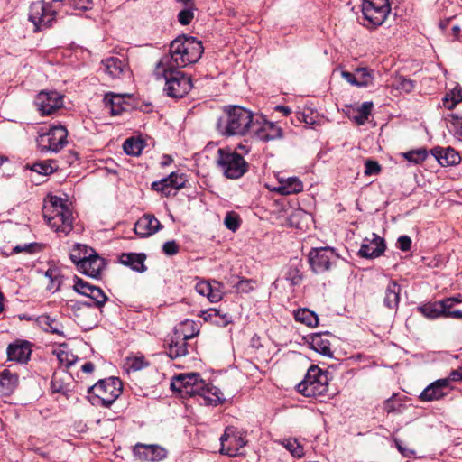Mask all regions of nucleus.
<instances>
[{"label":"nucleus","instance_id":"f257e3e1","mask_svg":"<svg viewBox=\"0 0 462 462\" xmlns=\"http://www.w3.org/2000/svg\"><path fill=\"white\" fill-rule=\"evenodd\" d=\"M202 42L191 36H179L174 39L164 55L157 64L155 75L161 73V68L181 69L196 63L203 53Z\"/></svg>","mask_w":462,"mask_h":462},{"label":"nucleus","instance_id":"f03ea898","mask_svg":"<svg viewBox=\"0 0 462 462\" xmlns=\"http://www.w3.org/2000/svg\"><path fill=\"white\" fill-rule=\"evenodd\" d=\"M255 116L243 106L225 107L217 122V130L223 136L245 135L251 132Z\"/></svg>","mask_w":462,"mask_h":462},{"label":"nucleus","instance_id":"7ed1b4c3","mask_svg":"<svg viewBox=\"0 0 462 462\" xmlns=\"http://www.w3.org/2000/svg\"><path fill=\"white\" fill-rule=\"evenodd\" d=\"M43 215L49 226L60 236H66L73 229L72 211L67 200L58 196H51L44 205Z\"/></svg>","mask_w":462,"mask_h":462},{"label":"nucleus","instance_id":"20e7f679","mask_svg":"<svg viewBox=\"0 0 462 462\" xmlns=\"http://www.w3.org/2000/svg\"><path fill=\"white\" fill-rule=\"evenodd\" d=\"M73 288L78 293L88 298V300L85 301H70L72 310L79 312L76 314L78 318L85 313L90 312L93 307L98 309L102 308L108 300L102 289L83 281L81 278H74Z\"/></svg>","mask_w":462,"mask_h":462},{"label":"nucleus","instance_id":"39448f33","mask_svg":"<svg viewBox=\"0 0 462 462\" xmlns=\"http://www.w3.org/2000/svg\"><path fill=\"white\" fill-rule=\"evenodd\" d=\"M122 383L117 377L99 380L88 388V399L93 405L109 407L120 396Z\"/></svg>","mask_w":462,"mask_h":462},{"label":"nucleus","instance_id":"423d86ee","mask_svg":"<svg viewBox=\"0 0 462 462\" xmlns=\"http://www.w3.org/2000/svg\"><path fill=\"white\" fill-rule=\"evenodd\" d=\"M217 163L224 176L231 180L241 178L249 168L243 153L230 148L217 150Z\"/></svg>","mask_w":462,"mask_h":462},{"label":"nucleus","instance_id":"0eeeda50","mask_svg":"<svg viewBox=\"0 0 462 462\" xmlns=\"http://www.w3.org/2000/svg\"><path fill=\"white\" fill-rule=\"evenodd\" d=\"M156 76L164 79L163 91L170 97L181 98L192 88L191 79L179 69L161 68V73Z\"/></svg>","mask_w":462,"mask_h":462},{"label":"nucleus","instance_id":"6e6552de","mask_svg":"<svg viewBox=\"0 0 462 462\" xmlns=\"http://www.w3.org/2000/svg\"><path fill=\"white\" fill-rule=\"evenodd\" d=\"M328 381L327 372L312 365L309 368L304 379L297 385V390L307 397L323 396L328 390Z\"/></svg>","mask_w":462,"mask_h":462},{"label":"nucleus","instance_id":"1a4fd4ad","mask_svg":"<svg viewBox=\"0 0 462 462\" xmlns=\"http://www.w3.org/2000/svg\"><path fill=\"white\" fill-rule=\"evenodd\" d=\"M68 131L61 125L39 133L36 143L41 152H58L68 143Z\"/></svg>","mask_w":462,"mask_h":462},{"label":"nucleus","instance_id":"9d476101","mask_svg":"<svg viewBox=\"0 0 462 462\" xmlns=\"http://www.w3.org/2000/svg\"><path fill=\"white\" fill-rule=\"evenodd\" d=\"M364 26L373 29L383 23L391 12L389 0L363 1Z\"/></svg>","mask_w":462,"mask_h":462},{"label":"nucleus","instance_id":"9b49d317","mask_svg":"<svg viewBox=\"0 0 462 462\" xmlns=\"http://www.w3.org/2000/svg\"><path fill=\"white\" fill-rule=\"evenodd\" d=\"M171 387L183 396H198L199 392L203 390L204 380L198 373L180 374L172 378Z\"/></svg>","mask_w":462,"mask_h":462},{"label":"nucleus","instance_id":"f8f14e48","mask_svg":"<svg viewBox=\"0 0 462 462\" xmlns=\"http://www.w3.org/2000/svg\"><path fill=\"white\" fill-rule=\"evenodd\" d=\"M339 255L335 249L329 246L312 248L309 253V263L316 273H324L335 265Z\"/></svg>","mask_w":462,"mask_h":462},{"label":"nucleus","instance_id":"ddd939ff","mask_svg":"<svg viewBox=\"0 0 462 462\" xmlns=\"http://www.w3.org/2000/svg\"><path fill=\"white\" fill-rule=\"evenodd\" d=\"M55 17L56 11L51 3L42 0L32 3L30 6L29 20L35 26V31L51 26Z\"/></svg>","mask_w":462,"mask_h":462},{"label":"nucleus","instance_id":"4468645a","mask_svg":"<svg viewBox=\"0 0 462 462\" xmlns=\"http://www.w3.org/2000/svg\"><path fill=\"white\" fill-rule=\"evenodd\" d=\"M219 440L221 443L220 453L229 457L240 455V449L246 445L243 434L233 427L226 428Z\"/></svg>","mask_w":462,"mask_h":462},{"label":"nucleus","instance_id":"2eb2a0df","mask_svg":"<svg viewBox=\"0 0 462 462\" xmlns=\"http://www.w3.org/2000/svg\"><path fill=\"white\" fill-rule=\"evenodd\" d=\"M251 133L263 142L273 141L282 137V129L262 116H255Z\"/></svg>","mask_w":462,"mask_h":462},{"label":"nucleus","instance_id":"dca6fc26","mask_svg":"<svg viewBox=\"0 0 462 462\" xmlns=\"http://www.w3.org/2000/svg\"><path fill=\"white\" fill-rule=\"evenodd\" d=\"M451 374L448 377L438 379L430 383L420 394L419 398L422 402L439 401L448 394L453 389Z\"/></svg>","mask_w":462,"mask_h":462},{"label":"nucleus","instance_id":"f3484780","mask_svg":"<svg viewBox=\"0 0 462 462\" xmlns=\"http://www.w3.org/2000/svg\"><path fill=\"white\" fill-rule=\"evenodd\" d=\"M34 103L42 115H51L63 106V96L57 91H41Z\"/></svg>","mask_w":462,"mask_h":462},{"label":"nucleus","instance_id":"a211bd4d","mask_svg":"<svg viewBox=\"0 0 462 462\" xmlns=\"http://www.w3.org/2000/svg\"><path fill=\"white\" fill-rule=\"evenodd\" d=\"M386 249L384 239L373 233L371 237L363 240L358 255L362 258L374 259L381 256Z\"/></svg>","mask_w":462,"mask_h":462},{"label":"nucleus","instance_id":"6ab92c4d","mask_svg":"<svg viewBox=\"0 0 462 462\" xmlns=\"http://www.w3.org/2000/svg\"><path fill=\"white\" fill-rule=\"evenodd\" d=\"M184 328L190 327L192 332L190 334L184 333L182 338H178L176 340H171L169 344L168 348V356L171 358H178L184 356L188 354V345L187 340L192 338L193 337L199 334V329L196 328V324L194 321L186 320L183 323Z\"/></svg>","mask_w":462,"mask_h":462},{"label":"nucleus","instance_id":"aec40b11","mask_svg":"<svg viewBox=\"0 0 462 462\" xmlns=\"http://www.w3.org/2000/svg\"><path fill=\"white\" fill-rule=\"evenodd\" d=\"M100 69L111 79H121L129 72V65L125 58L111 56L101 60Z\"/></svg>","mask_w":462,"mask_h":462},{"label":"nucleus","instance_id":"412c9836","mask_svg":"<svg viewBox=\"0 0 462 462\" xmlns=\"http://www.w3.org/2000/svg\"><path fill=\"white\" fill-rule=\"evenodd\" d=\"M134 454L140 459L149 462H157L167 457V451L159 445H145L138 443L134 447Z\"/></svg>","mask_w":462,"mask_h":462},{"label":"nucleus","instance_id":"4be33fe9","mask_svg":"<svg viewBox=\"0 0 462 462\" xmlns=\"http://www.w3.org/2000/svg\"><path fill=\"white\" fill-rule=\"evenodd\" d=\"M106 267V261L104 258L95 251L89 258H87L82 264H79L77 268L81 273L91 278L98 279Z\"/></svg>","mask_w":462,"mask_h":462},{"label":"nucleus","instance_id":"5701e85b","mask_svg":"<svg viewBox=\"0 0 462 462\" xmlns=\"http://www.w3.org/2000/svg\"><path fill=\"white\" fill-rule=\"evenodd\" d=\"M162 228L160 221L151 214L140 217L134 225V233L140 237H148Z\"/></svg>","mask_w":462,"mask_h":462},{"label":"nucleus","instance_id":"b1692460","mask_svg":"<svg viewBox=\"0 0 462 462\" xmlns=\"http://www.w3.org/2000/svg\"><path fill=\"white\" fill-rule=\"evenodd\" d=\"M196 291L205 296L212 303L218 302L223 298L222 284L217 281H199L195 285Z\"/></svg>","mask_w":462,"mask_h":462},{"label":"nucleus","instance_id":"393cba45","mask_svg":"<svg viewBox=\"0 0 462 462\" xmlns=\"http://www.w3.org/2000/svg\"><path fill=\"white\" fill-rule=\"evenodd\" d=\"M186 182V179L183 174H179L178 172H171L167 177L162 178L160 180L153 181L152 183V189L155 191L164 193L168 195L170 191L169 188L174 189H180L184 187Z\"/></svg>","mask_w":462,"mask_h":462},{"label":"nucleus","instance_id":"a878e982","mask_svg":"<svg viewBox=\"0 0 462 462\" xmlns=\"http://www.w3.org/2000/svg\"><path fill=\"white\" fill-rule=\"evenodd\" d=\"M31 344L25 340H17L7 347L8 360L17 363H26L31 356Z\"/></svg>","mask_w":462,"mask_h":462},{"label":"nucleus","instance_id":"bb28decb","mask_svg":"<svg viewBox=\"0 0 462 462\" xmlns=\"http://www.w3.org/2000/svg\"><path fill=\"white\" fill-rule=\"evenodd\" d=\"M278 186L273 189V191L281 195H291L301 192L303 189V184L301 180L297 177H282L278 176Z\"/></svg>","mask_w":462,"mask_h":462},{"label":"nucleus","instance_id":"cd10ccee","mask_svg":"<svg viewBox=\"0 0 462 462\" xmlns=\"http://www.w3.org/2000/svg\"><path fill=\"white\" fill-rule=\"evenodd\" d=\"M430 152L441 166L457 165L461 161L459 153L451 147H435Z\"/></svg>","mask_w":462,"mask_h":462},{"label":"nucleus","instance_id":"c85d7f7f","mask_svg":"<svg viewBox=\"0 0 462 462\" xmlns=\"http://www.w3.org/2000/svg\"><path fill=\"white\" fill-rule=\"evenodd\" d=\"M129 97L130 95L127 94L121 95L110 92L105 95L104 103L112 116H119L126 110V106L128 105L125 103V98Z\"/></svg>","mask_w":462,"mask_h":462},{"label":"nucleus","instance_id":"c756f323","mask_svg":"<svg viewBox=\"0 0 462 462\" xmlns=\"http://www.w3.org/2000/svg\"><path fill=\"white\" fill-rule=\"evenodd\" d=\"M328 332L324 334L315 333L310 336L309 344L314 351L321 354L324 356L332 357L333 351L330 347V341L328 339Z\"/></svg>","mask_w":462,"mask_h":462},{"label":"nucleus","instance_id":"7c9ffc66","mask_svg":"<svg viewBox=\"0 0 462 462\" xmlns=\"http://www.w3.org/2000/svg\"><path fill=\"white\" fill-rule=\"evenodd\" d=\"M401 286L395 282L391 281L384 291L383 305L391 310H396L400 302Z\"/></svg>","mask_w":462,"mask_h":462},{"label":"nucleus","instance_id":"2f4dec72","mask_svg":"<svg viewBox=\"0 0 462 462\" xmlns=\"http://www.w3.org/2000/svg\"><path fill=\"white\" fill-rule=\"evenodd\" d=\"M198 396L202 397L208 405L217 406L225 401L223 393L217 387L207 383L205 381L203 390L199 392Z\"/></svg>","mask_w":462,"mask_h":462},{"label":"nucleus","instance_id":"473e14b6","mask_svg":"<svg viewBox=\"0 0 462 462\" xmlns=\"http://www.w3.org/2000/svg\"><path fill=\"white\" fill-rule=\"evenodd\" d=\"M145 259L146 255L144 254L125 253L120 255L119 261L122 264L129 266L135 272L143 273L146 271Z\"/></svg>","mask_w":462,"mask_h":462},{"label":"nucleus","instance_id":"72a5a7b5","mask_svg":"<svg viewBox=\"0 0 462 462\" xmlns=\"http://www.w3.org/2000/svg\"><path fill=\"white\" fill-rule=\"evenodd\" d=\"M92 254H95V250L92 247H89L84 244L76 243L70 249L69 258L78 268L79 264H82V263L87 258H89Z\"/></svg>","mask_w":462,"mask_h":462},{"label":"nucleus","instance_id":"f704fd0d","mask_svg":"<svg viewBox=\"0 0 462 462\" xmlns=\"http://www.w3.org/2000/svg\"><path fill=\"white\" fill-rule=\"evenodd\" d=\"M445 299L434 302L426 303L418 308L419 311L428 319L445 317Z\"/></svg>","mask_w":462,"mask_h":462},{"label":"nucleus","instance_id":"c9c22d12","mask_svg":"<svg viewBox=\"0 0 462 462\" xmlns=\"http://www.w3.org/2000/svg\"><path fill=\"white\" fill-rule=\"evenodd\" d=\"M445 317L462 319V296L445 299Z\"/></svg>","mask_w":462,"mask_h":462},{"label":"nucleus","instance_id":"e433bc0d","mask_svg":"<svg viewBox=\"0 0 462 462\" xmlns=\"http://www.w3.org/2000/svg\"><path fill=\"white\" fill-rule=\"evenodd\" d=\"M18 376L9 370L0 373V393L4 395L11 394L17 386Z\"/></svg>","mask_w":462,"mask_h":462},{"label":"nucleus","instance_id":"4c0bfd02","mask_svg":"<svg viewBox=\"0 0 462 462\" xmlns=\"http://www.w3.org/2000/svg\"><path fill=\"white\" fill-rule=\"evenodd\" d=\"M293 315L294 319L297 321L308 327L315 328L319 324L318 315L314 311L310 310L309 309H299L294 311Z\"/></svg>","mask_w":462,"mask_h":462},{"label":"nucleus","instance_id":"58836bf2","mask_svg":"<svg viewBox=\"0 0 462 462\" xmlns=\"http://www.w3.org/2000/svg\"><path fill=\"white\" fill-rule=\"evenodd\" d=\"M301 265L299 263H291L288 265L285 272V279L291 285L296 286L302 282Z\"/></svg>","mask_w":462,"mask_h":462},{"label":"nucleus","instance_id":"ea45409f","mask_svg":"<svg viewBox=\"0 0 462 462\" xmlns=\"http://www.w3.org/2000/svg\"><path fill=\"white\" fill-rule=\"evenodd\" d=\"M143 142L140 139L128 138L125 141L123 148L126 154L138 156L143 149Z\"/></svg>","mask_w":462,"mask_h":462},{"label":"nucleus","instance_id":"a19ab883","mask_svg":"<svg viewBox=\"0 0 462 462\" xmlns=\"http://www.w3.org/2000/svg\"><path fill=\"white\" fill-rule=\"evenodd\" d=\"M41 323L44 326L45 330L53 334L63 336V327L55 319H52L50 316H42L41 317Z\"/></svg>","mask_w":462,"mask_h":462},{"label":"nucleus","instance_id":"79ce46f5","mask_svg":"<svg viewBox=\"0 0 462 462\" xmlns=\"http://www.w3.org/2000/svg\"><path fill=\"white\" fill-rule=\"evenodd\" d=\"M373 107L372 102H364L356 110L357 115L354 116L355 122L358 125H363L368 120V116Z\"/></svg>","mask_w":462,"mask_h":462},{"label":"nucleus","instance_id":"37998d69","mask_svg":"<svg viewBox=\"0 0 462 462\" xmlns=\"http://www.w3.org/2000/svg\"><path fill=\"white\" fill-rule=\"evenodd\" d=\"M280 443L295 457H301L304 455L303 448L295 439H286Z\"/></svg>","mask_w":462,"mask_h":462},{"label":"nucleus","instance_id":"c03bdc74","mask_svg":"<svg viewBox=\"0 0 462 462\" xmlns=\"http://www.w3.org/2000/svg\"><path fill=\"white\" fill-rule=\"evenodd\" d=\"M42 250V245L38 243H25L23 245H18L12 249L10 254L24 253L27 254H32Z\"/></svg>","mask_w":462,"mask_h":462},{"label":"nucleus","instance_id":"a18cd8bd","mask_svg":"<svg viewBox=\"0 0 462 462\" xmlns=\"http://www.w3.org/2000/svg\"><path fill=\"white\" fill-rule=\"evenodd\" d=\"M404 158L415 164L424 162L428 157V151L424 148L409 151L403 154Z\"/></svg>","mask_w":462,"mask_h":462},{"label":"nucleus","instance_id":"49530a36","mask_svg":"<svg viewBox=\"0 0 462 462\" xmlns=\"http://www.w3.org/2000/svg\"><path fill=\"white\" fill-rule=\"evenodd\" d=\"M393 86L397 89L405 93H410L414 89L415 82L404 77H397L393 83Z\"/></svg>","mask_w":462,"mask_h":462},{"label":"nucleus","instance_id":"de8ad7c7","mask_svg":"<svg viewBox=\"0 0 462 462\" xmlns=\"http://www.w3.org/2000/svg\"><path fill=\"white\" fill-rule=\"evenodd\" d=\"M240 224L241 219L237 213L229 211L226 214L224 218V225L227 229L231 230L232 232H236L239 228Z\"/></svg>","mask_w":462,"mask_h":462},{"label":"nucleus","instance_id":"09e8293b","mask_svg":"<svg viewBox=\"0 0 462 462\" xmlns=\"http://www.w3.org/2000/svg\"><path fill=\"white\" fill-rule=\"evenodd\" d=\"M356 78L358 79L357 87L364 88L372 85L373 76L366 68L356 69Z\"/></svg>","mask_w":462,"mask_h":462},{"label":"nucleus","instance_id":"8fccbe9b","mask_svg":"<svg viewBox=\"0 0 462 462\" xmlns=\"http://www.w3.org/2000/svg\"><path fill=\"white\" fill-rule=\"evenodd\" d=\"M55 353L60 364L66 367L73 365L78 360L75 355L66 350L60 349Z\"/></svg>","mask_w":462,"mask_h":462},{"label":"nucleus","instance_id":"3c124183","mask_svg":"<svg viewBox=\"0 0 462 462\" xmlns=\"http://www.w3.org/2000/svg\"><path fill=\"white\" fill-rule=\"evenodd\" d=\"M32 171L42 174V175H49L55 171V168L53 167L52 163L49 161H44L41 162H35L32 166Z\"/></svg>","mask_w":462,"mask_h":462},{"label":"nucleus","instance_id":"603ef678","mask_svg":"<svg viewBox=\"0 0 462 462\" xmlns=\"http://www.w3.org/2000/svg\"><path fill=\"white\" fill-rule=\"evenodd\" d=\"M383 410L388 413H400L402 411V404L393 396L384 402Z\"/></svg>","mask_w":462,"mask_h":462},{"label":"nucleus","instance_id":"864d4df0","mask_svg":"<svg viewBox=\"0 0 462 462\" xmlns=\"http://www.w3.org/2000/svg\"><path fill=\"white\" fill-rule=\"evenodd\" d=\"M51 390L52 393L66 394L68 385L64 383L62 378L54 374L51 381Z\"/></svg>","mask_w":462,"mask_h":462},{"label":"nucleus","instance_id":"5fc2aeb1","mask_svg":"<svg viewBox=\"0 0 462 462\" xmlns=\"http://www.w3.org/2000/svg\"><path fill=\"white\" fill-rule=\"evenodd\" d=\"M128 364L129 367L134 371H139L149 365L143 356H135L130 359Z\"/></svg>","mask_w":462,"mask_h":462},{"label":"nucleus","instance_id":"6e6d98bb","mask_svg":"<svg viewBox=\"0 0 462 462\" xmlns=\"http://www.w3.org/2000/svg\"><path fill=\"white\" fill-rule=\"evenodd\" d=\"M193 17H194V14H193V11L190 9L181 10L178 14V21L182 25L189 24L191 23Z\"/></svg>","mask_w":462,"mask_h":462},{"label":"nucleus","instance_id":"4d7b16f0","mask_svg":"<svg viewBox=\"0 0 462 462\" xmlns=\"http://www.w3.org/2000/svg\"><path fill=\"white\" fill-rule=\"evenodd\" d=\"M232 322V318L228 313H221L217 310V315H216L214 324L219 327H226Z\"/></svg>","mask_w":462,"mask_h":462},{"label":"nucleus","instance_id":"13d9d810","mask_svg":"<svg viewBox=\"0 0 462 462\" xmlns=\"http://www.w3.org/2000/svg\"><path fill=\"white\" fill-rule=\"evenodd\" d=\"M179 250L180 246L174 240L165 242L162 246V251L166 255H175Z\"/></svg>","mask_w":462,"mask_h":462},{"label":"nucleus","instance_id":"bf43d9fd","mask_svg":"<svg viewBox=\"0 0 462 462\" xmlns=\"http://www.w3.org/2000/svg\"><path fill=\"white\" fill-rule=\"evenodd\" d=\"M380 170H381V167L378 164V162H376L374 161H371V160H368L365 162V175L371 176V175L377 174V173H379Z\"/></svg>","mask_w":462,"mask_h":462},{"label":"nucleus","instance_id":"052dcab7","mask_svg":"<svg viewBox=\"0 0 462 462\" xmlns=\"http://www.w3.org/2000/svg\"><path fill=\"white\" fill-rule=\"evenodd\" d=\"M254 282L248 279H241L237 284L236 285L237 291L240 292L247 293L253 291L254 289Z\"/></svg>","mask_w":462,"mask_h":462},{"label":"nucleus","instance_id":"680f3d73","mask_svg":"<svg viewBox=\"0 0 462 462\" xmlns=\"http://www.w3.org/2000/svg\"><path fill=\"white\" fill-rule=\"evenodd\" d=\"M397 246L400 250L407 252L411 247V239L409 236H401L397 240Z\"/></svg>","mask_w":462,"mask_h":462},{"label":"nucleus","instance_id":"e2e57ef3","mask_svg":"<svg viewBox=\"0 0 462 462\" xmlns=\"http://www.w3.org/2000/svg\"><path fill=\"white\" fill-rule=\"evenodd\" d=\"M217 315V309L211 308L206 310H201L199 314L200 318H202L205 321L211 322L214 324V320Z\"/></svg>","mask_w":462,"mask_h":462},{"label":"nucleus","instance_id":"0e129e2a","mask_svg":"<svg viewBox=\"0 0 462 462\" xmlns=\"http://www.w3.org/2000/svg\"><path fill=\"white\" fill-rule=\"evenodd\" d=\"M71 5L78 10H88L92 7V0H70Z\"/></svg>","mask_w":462,"mask_h":462},{"label":"nucleus","instance_id":"69168bd1","mask_svg":"<svg viewBox=\"0 0 462 462\" xmlns=\"http://www.w3.org/2000/svg\"><path fill=\"white\" fill-rule=\"evenodd\" d=\"M453 125L455 126V136L462 140V117L453 116Z\"/></svg>","mask_w":462,"mask_h":462},{"label":"nucleus","instance_id":"338daca9","mask_svg":"<svg viewBox=\"0 0 462 462\" xmlns=\"http://www.w3.org/2000/svg\"><path fill=\"white\" fill-rule=\"evenodd\" d=\"M341 76L344 79H346L347 82H349L353 86L357 87L358 79L356 78V73L353 74L348 71H342Z\"/></svg>","mask_w":462,"mask_h":462},{"label":"nucleus","instance_id":"774afa93","mask_svg":"<svg viewBox=\"0 0 462 462\" xmlns=\"http://www.w3.org/2000/svg\"><path fill=\"white\" fill-rule=\"evenodd\" d=\"M442 104L443 106L448 110H452L457 105V102L451 97V95H448V93L442 98Z\"/></svg>","mask_w":462,"mask_h":462}]
</instances>
